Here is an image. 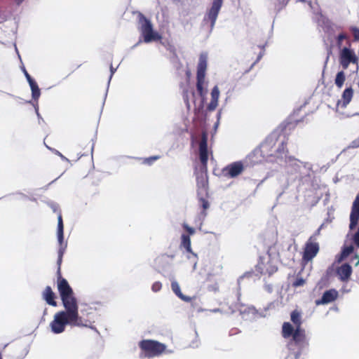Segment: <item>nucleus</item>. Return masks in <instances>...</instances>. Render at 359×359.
I'll use <instances>...</instances> for the list:
<instances>
[{"mask_svg":"<svg viewBox=\"0 0 359 359\" xmlns=\"http://www.w3.org/2000/svg\"><path fill=\"white\" fill-rule=\"evenodd\" d=\"M199 201L203 209V215H205L206 213L205 211L209 208V202L204 198H200Z\"/></svg>","mask_w":359,"mask_h":359,"instance_id":"obj_29","label":"nucleus"},{"mask_svg":"<svg viewBox=\"0 0 359 359\" xmlns=\"http://www.w3.org/2000/svg\"><path fill=\"white\" fill-rule=\"evenodd\" d=\"M170 257L171 259H172L174 257V255H168L167 254H162L161 256H159L157 259H156V261H158V262H161L162 259H163L164 257Z\"/></svg>","mask_w":359,"mask_h":359,"instance_id":"obj_36","label":"nucleus"},{"mask_svg":"<svg viewBox=\"0 0 359 359\" xmlns=\"http://www.w3.org/2000/svg\"><path fill=\"white\" fill-rule=\"evenodd\" d=\"M222 5V4L214 1L212 2V6L208 13V18L211 22V27H213L216 22Z\"/></svg>","mask_w":359,"mask_h":359,"instance_id":"obj_15","label":"nucleus"},{"mask_svg":"<svg viewBox=\"0 0 359 359\" xmlns=\"http://www.w3.org/2000/svg\"><path fill=\"white\" fill-rule=\"evenodd\" d=\"M181 238V245L187 250L188 252H192L189 235L182 234Z\"/></svg>","mask_w":359,"mask_h":359,"instance_id":"obj_22","label":"nucleus"},{"mask_svg":"<svg viewBox=\"0 0 359 359\" xmlns=\"http://www.w3.org/2000/svg\"><path fill=\"white\" fill-rule=\"evenodd\" d=\"M256 270L261 274L271 276L278 271V267L270 257L267 260L261 257L256 266Z\"/></svg>","mask_w":359,"mask_h":359,"instance_id":"obj_9","label":"nucleus"},{"mask_svg":"<svg viewBox=\"0 0 359 359\" xmlns=\"http://www.w3.org/2000/svg\"><path fill=\"white\" fill-rule=\"evenodd\" d=\"M266 45V42H264V43L258 46V48H259V54H258V56H257V58L255 62H257L258 61H259L261 60V58L263 57V55H264Z\"/></svg>","mask_w":359,"mask_h":359,"instance_id":"obj_26","label":"nucleus"},{"mask_svg":"<svg viewBox=\"0 0 359 359\" xmlns=\"http://www.w3.org/2000/svg\"><path fill=\"white\" fill-rule=\"evenodd\" d=\"M262 152V151L260 149H255L248 156V158L250 160H251V161L252 163H257L260 162L261 160H259V161L254 160V158L257 157V156H261Z\"/></svg>","mask_w":359,"mask_h":359,"instance_id":"obj_25","label":"nucleus"},{"mask_svg":"<svg viewBox=\"0 0 359 359\" xmlns=\"http://www.w3.org/2000/svg\"><path fill=\"white\" fill-rule=\"evenodd\" d=\"M338 297V292L334 289H330L326 290L323 294L320 299L316 301V305L320 304H327L337 299Z\"/></svg>","mask_w":359,"mask_h":359,"instance_id":"obj_13","label":"nucleus"},{"mask_svg":"<svg viewBox=\"0 0 359 359\" xmlns=\"http://www.w3.org/2000/svg\"><path fill=\"white\" fill-rule=\"evenodd\" d=\"M184 102L187 105V107L188 108L190 107V103H189V97H188V95H187V91H185L184 92Z\"/></svg>","mask_w":359,"mask_h":359,"instance_id":"obj_35","label":"nucleus"},{"mask_svg":"<svg viewBox=\"0 0 359 359\" xmlns=\"http://www.w3.org/2000/svg\"><path fill=\"white\" fill-rule=\"evenodd\" d=\"M354 258L358 259V262L355 263V266H358L359 264V256L355 255Z\"/></svg>","mask_w":359,"mask_h":359,"instance_id":"obj_40","label":"nucleus"},{"mask_svg":"<svg viewBox=\"0 0 359 359\" xmlns=\"http://www.w3.org/2000/svg\"><path fill=\"white\" fill-rule=\"evenodd\" d=\"M351 147L352 148H358V147H359V139L353 140L351 142Z\"/></svg>","mask_w":359,"mask_h":359,"instance_id":"obj_38","label":"nucleus"},{"mask_svg":"<svg viewBox=\"0 0 359 359\" xmlns=\"http://www.w3.org/2000/svg\"><path fill=\"white\" fill-rule=\"evenodd\" d=\"M320 250L319 243L314 236H311L306 242L302 252V261L305 263L311 262Z\"/></svg>","mask_w":359,"mask_h":359,"instance_id":"obj_7","label":"nucleus"},{"mask_svg":"<svg viewBox=\"0 0 359 359\" xmlns=\"http://www.w3.org/2000/svg\"><path fill=\"white\" fill-rule=\"evenodd\" d=\"M354 248L353 245L344 247L340 255L337 257V261L341 262L346 257H347L351 253L353 252Z\"/></svg>","mask_w":359,"mask_h":359,"instance_id":"obj_19","label":"nucleus"},{"mask_svg":"<svg viewBox=\"0 0 359 359\" xmlns=\"http://www.w3.org/2000/svg\"><path fill=\"white\" fill-rule=\"evenodd\" d=\"M214 1H216V2H218V3H220V4H222L223 2V0H213Z\"/></svg>","mask_w":359,"mask_h":359,"instance_id":"obj_42","label":"nucleus"},{"mask_svg":"<svg viewBox=\"0 0 359 359\" xmlns=\"http://www.w3.org/2000/svg\"><path fill=\"white\" fill-rule=\"evenodd\" d=\"M219 97V90L217 86H215L211 91V100L207 106V109L209 111H212L218 106V100Z\"/></svg>","mask_w":359,"mask_h":359,"instance_id":"obj_16","label":"nucleus"},{"mask_svg":"<svg viewBox=\"0 0 359 359\" xmlns=\"http://www.w3.org/2000/svg\"><path fill=\"white\" fill-rule=\"evenodd\" d=\"M351 31L353 33L354 39L355 41H358L359 40V29L358 27H353L351 28Z\"/></svg>","mask_w":359,"mask_h":359,"instance_id":"obj_31","label":"nucleus"},{"mask_svg":"<svg viewBox=\"0 0 359 359\" xmlns=\"http://www.w3.org/2000/svg\"><path fill=\"white\" fill-rule=\"evenodd\" d=\"M29 86H30V88L32 90V98L34 100H37L39 99V97H40L41 92H40V89H39L36 82V81L32 82V83L29 84Z\"/></svg>","mask_w":359,"mask_h":359,"instance_id":"obj_23","label":"nucleus"},{"mask_svg":"<svg viewBox=\"0 0 359 359\" xmlns=\"http://www.w3.org/2000/svg\"><path fill=\"white\" fill-rule=\"evenodd\" d=\"M353 90L351 88H346L342 93L343 106L346 107L351 100Z\"/></svg>","mask_w":359,"mask_h":359,"instance_id":"obj_20","label":"nucleus"},{"mask_svg":"<svg viewBox=\"0 0 359 359\" xmlns=\"http://www.w3.org/2000/svg\"><path fill=\"white\" fill-rule=\"evenodd\" d=\"M162 284L159 281H156L153 283L151 289L154 292H157L161 290Z\"/></svg>","mask_w":359,"mask_h":359,"instance_id":"obj_30","label":"nucleus"},{"mask_svg":"<svg viewBox=\"0 0 359 359\" xmlns=\"http://www.w3.org/2000/svg\"><path fill=\"white\" fill-rule=\"evenodd\" d=\"M345 79V74L343 71L337 73L335 78V84L339 88H341L343 86Z\"/></svg>","mask_w":359,"mask_h":359,"instance_id":"obj_24","label":"nucleus"},{"mask_svg":"<svg viewBox=\"0 0 359 359\" xmlns=\"http://www.w3.org/2000/svg\"><path fill=\"white\" fill-rule=\"evenodd\" d=\"M287 138L283 140L279 144L278 147L276 150L275 156L278 158H283V155H285L288 153V149L287 148Z\"/></svg>","mask_w":359,"mask_h":359,"instance_id":"obj_18","label":"nucleus"},{"mask_svg":"<svg viewBox=\"0 0 359 359\" xmlns=\"http://www.w3.org/2000/svg\"><path fill=\"white\" fill-rule=\"evenodd\" d=\"M277 139V137H276L274 135L269 137L262 145V149L263 151H266L270 147H271L276 143Z\"/></svg>","mask_w":359,"mask_h":359,"instance_id":"obj_21","label":"nucleus"},{"mask_svg":"<svg viewBox=\"0 0 359 359\" xmlns=\"http://www.w3.org/2000/svg\"><path fill=\"white\" fill-rule=\"evenodd\" d=\"M18 4H21L24 0H15Z\"/></svg>","mask_w":359,"mask_h":359,"instance_id":"obj_41","label":"nucleus"},{"mask_svg":"<svg viewBox=\"0 0 359 359\" xmlns=\"http://www.w3.org/2000/svg\"><path fill=\"white\" fill-rule=\"evenodd\" d=\"M243 170V163L241 161H236L226 166L223 170V172L225 176L236 177L241 175Z\"/></svg>","mask_w":359,"mask_h":359,"instance_id":"obj_10","label":"nucleus"},{"mask_svg":"<svg viewBox=\"0 0 359 359\" xmlns=\"http://www.w3.org/2000/svg\"><path fill=\"white\" fill-rule=\"evenodd\" d=\"M43 299L50 306H57L56 295L50 286H46L42 292Z\"/></svg>","mask_w":359,"mask_h":359,"instance_id":"obj_14","label":"nucleus"},{"mask_svg":"<svg viewBox=\"0 0 359 359\" xmlns=\"http://www.w3.org/2000/svg\"><path fill=\"white\" fill-rule=\"evenodd\" d=\"M57 234L60 245L57 261V286L65 310L58 311L54 315L53 320L50 323V327L54 334H60L65 330L67 325L72 327H91V323L79 316L78 302L74 296V292L67 280L62 277L61 264L67 245H64V224L61 212H59L57 216Z\"/></svg>","mask_w":359,"mask_h":359,"instance_id":"obj_1","label":"nucleus"},{"mask_svg":"<svg viewBox=\"0 0 359 359\" xmlns=\"http://www.w3.org/2000/svg\"><path fill=\"white\" fill-rule=\"evenodd\" d=\"M354 243L359 247V229L353 236Z\"/></svg>","mask_w":359,"mask_h":359,"instance_id":"obj_34","label":"nucleus"},{"mask_svg":"<svg viewBox=\"0 0 359 359\" xmlns=\"http://www.w3.org/2000/svg\"><path fill=\"white\" fill-rule=\"evenodd\" d=\"M306 283V280L302 277H297L296 280L292 283V287H298L303 286Z\"/></svg>","mask_w":359,"mask_h":359,"instance_id":"obj_27","label":"nucleus"},{"mask_svg":"<svg viewBox=\"0 0 359 359\" xmlns=\"http://www.w3.org/2000/svg\"><path fill=\"white\" fill-rule=\"evenodd\" d=\"M347 39V35L346 34H344V33L339 34L338 35V36H337V45L339 46H341L342 41L344 39Z\"/></svg>","mask_w":359,"mask_h":359,"instance_id":"obj_32","label":"nucleus"},{"mask_svg":"<svg viewBox=\"0 0 359 359\" xmlns=\"http://www.w3.org/2000/svg\"><path fill=\"white\" fill-rule=\"evenodd\" d=\"M358 57L350 48L344 47L339 53V63L344 69H346L351 63L357 64Z\"/></svg>","mask_w":359,"mask_h":359,"instance_id":"obj_8","label":"nucleus"},{"mask_svg":"<svg viewBox=\"0 0 359 359\" xmlns=\"http://www.w3.org/2000/svg\"><path fill=\"white\" fill-rule=\"evenodd\" d=\"M291 321L294 325L295 329L288 322H285L282 326V336L285 339L292 337V339L287 344V348L292 350V346L297 345L302 348V346L307 343L306 342L305 330L302 328V315L301 312L297 309L292 311L290 313Z\"/></svg>","mask_w":359,"mask_h":359,"instance_id":"obj_2","label":"nucleus"},{"mask_svg":"<svg viewBox=\"0 0 359 359\" xmlns=\"http://www.w3.org/2000/svg\"><path fill=\"white\" fill-rule=\"evenodd\" d=\"M359 220V193L357 194L352 207L350 214V224L349 228L353 229L358 224Z\"/></svg>","mask_w":359,"mask_h":359,"instance_id":"obj_11","label":"nucleus"},{"mask_svg":"<svg viewBox=\"0 0 359 359\" xmlns=\"http://www.w3.org/2000/svg\"><path fill=\"white\" fill-rule=\"evenodd\" d=\"M199 158L201 163V172L196 175L197 184L203 188H206L208 184L207 170L208 161V135L203 133L199 143Z\"/></svg>","mask_w":359,"mask_h":359,"instance_id":"obj_3","label":"nucleus"},{"mask_svg":"<svg viewBox=\"0 0 359 359\" xmlns=\"http://www.w3.org/2000/svg\"><path fill=\"white\" fill-rule=\"evenodd\" d=\"M207 69V55L201 54L197 66L196 73V89L198 95L204 98L206 95L207 90L204 88L205 72Z\"/></svg>","mask_w":359,"mask_h":359,"instance_id":"obj_6","label":"nucleus"},{"mask_svg":"<svg viewBox=\"0 0 359 359\" xmlns=\"http://www.w3.org/2000/svg\"><path fill=\"white\" fill-rule=\"evenodd\" d=\"M171 288L174 293L180 297L181 299L184 300V302H189L191 300V298L189 297L184 296L180 290V287L179 284L176 281H173L171 283Z\"/></svg>","mask_w":359,"mask_h":359,"instance_id":"obj_17","label":"nucleus"},{"mask_svg":"<svg viewBox=\"0 0 359 359\" xmlns=\"http://www.w3.org/2000/svg\"><path fill=\"white\" fill-rule=\"evenodd\" d=\"M141 350L140 357L141 358H152L158 357L163 353H170L171 351L167 350L166 345L153 339H143L139 342Z\"/></svg>","mask_w":359,"mask_h":359,"instance_id":"obj_4","label":"nucleus"},{"mask_svg":"<svg viewBox=\"0 0 359 359\" xmlns=\"http://www.w3.org/2000/svg\"><path fill=\"white\" fill-rule=\"evenodd\" d=\"M300 355H301V351H297L295 354V359H298L299 357L300 356Z\"/></svg>","mask_w":359,"mask_h":359,"instance_id":"obj_39","label":"nucleus"},{"mask_svg":"<svg viewBox=\"0 0 359 359\" xmlns=\"http://www.w3.org/2000/svg\"><path fill=\"white\" fill-rule=\"evenodd\" d=\"M0 359H3L2 358V353L0 351Z\"/></svg>","mask_w":359,"mask_h":359,"instance_id":"obj_43","label":"nucleus"},{"mask_svg":"<svg viewBox=\"0 0 359 359\" xmlns=\"http://www.w3.org/2000/svg\"><path fill=\"white\" fill-rule=\"evenodd\" d=\"M352 271V267L348 263L341 264L336 270L339 279L342 282H348L349 280Z\"/></svg>","mask_w":359,"mask_h":359,"instance_id":"obj_12","label":"nucleus"},{"mask_svg":"<svg viewBox=\"0 0 359 359\" xmlns=\"http://www.w3.org/2000/svg\"><path fill=\"white\" fill-rule=\"evenodd\" d=\"M159 158L158 156H153L143 159L144 164L151 165L155 161Z\"/></svg>","mask_w":359,"mask_h":359,"instance_id":"obj_28","label":"nucleus"},{"mask_svg":"<svg viewBox=\"0 0 359 359\" xmlns=\"http://www.w3.org/2000/svg\"><path fill=\"white\" fill-rule=\"evenodd\" d=\"M183 228L185 231H187L189 235H192L195 233V230L194 228L189 226L187 224H183Z\"/></svg>","mask_w":359,"mask_h":359,"instance_id":"obj_33","label":"nucleus"},{"mask_svg":"<svg viewBox=\"0 0 359 359\" xmlns=\"http://www.w3.org/2000/svg\"><path fill=\"white\" fill-rule=\"evenodd\" d=\"M139 24L140 25V31L145 43L161 39V36L154 32L151 21L142 13L139 15Z\"/></svg>","mask_w":359,"mask_h":359,"instance_id":"obj_5","label":"nucleus"},{"mask_svg":"<svg viewBox=\"0 0 359 359\" xmlns=\"http://www.w3.org/2000/svg\"><path fill=\"white\" fill-rule=\"evenodd\" d=\"M25 76L27 78V80L29 84H31L32 82L35 81L27 72H25Z\"/></svg>","mask_w":359,"mask_h":359,"instance_id":"obj_37","label":"nucleus"}]
</instances>
